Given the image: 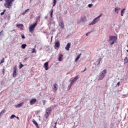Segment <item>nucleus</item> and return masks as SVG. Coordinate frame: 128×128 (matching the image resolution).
<instances>
[{"mask_svg":"<svg viewBox=\"0 0 128 128\" xmlns=\"http://www.w3.org/2000/svg\"><path fill=\"white\" fill-rule=\"evenodd\" d=\"M6 2L4 4V6L7 8H10V6H12V2H14V0H5Z\"/></svg>","mask_w":128,"mask_h":128,"instance_id":"1","label":"nucleus"},{"mask_svg":"<svg viewBox=\"0 0 128 128\" xmlns=\"http://www.w3.org/2000/svg\"><path fill=\"white\" fill-rule=\"evenodd\" d=\"M116 40V36H110L109 37V43L110 44V46H112L114 44V42Z\"/></svg>","mask_w":128,"mask_h":128,"instance_id":"2","label":"nucleus"},{"mask_svg":"<svg viewBox=\"0 0 128 128\" xmlns=\"http://www.w3.org/2000/svg\"><path fill=\"white\" fill-rule=\"evenodd\" d=\"M106 70H104L101 72L98 80H104V78L106 76Z\"/></svg>","mask_w":128,"mask_h":128,"instance_id":"3","label":"nucleus"},{"mask_svg":"<svg viewBox=\"0 0 128 128\" xmlns=\"http://www.w3.org/2000/svg\"><path fill=\"white\" fill-rule=\"evenodd\" d=\"M100 16H102V15H100L98 16L97 18H95L92 20V22H91L90 25L92 26V24H96V22H98L100 20Z\"/></svg>","mask_w":128,"mask_h":128,"instance_id":"4","label":"nucleus"},{"mask_svg":"<svg viewBox=\"0 0 128 128\" xmlns=\"http://www.w3.org/2000/svg\"><path fill=\"white\" fill-rule=\"evenodd\" d=\"M38 22H36L34 24L30 25L29 28V30L30 32H34V28H36V26Z\"/></svg>","mask_w":128,"mask_h":128,"instance_id":"5","label":"nucleus"},{"mask_svg":"<svg viewBox=\"0 0 128 128\" xmlns=\"http://www.w3.org/2000/svg\"><path fill=\"white\" fill-rule=\"evenodd\" d=\"M78 76H77L72 79H71L70 80V84H74V82H76L78 80Z\"/></svg>","mask_w":128,"mask_h":128,"instance_id":"6","label":"nucleus"},{"mask_svg":"<svg viewBox=\"0 0 128 128\" xmlns=\"http://www.w3.org/2000/svg\"><path fill=\"white\" fill-rule=\"evenodd\" d=\"M59 26L62 28H64V21H62V20H61L59 22Z\"/></svg>","mask_w":128,"mask_h":128,"instance_id":"7","label":"nucleus"},{"mask_svg":"<svg viewBox=\"0 0 128 128\" xmlns=\"http://www.w3.org/2000/svg\"><path fill=\"white\" fill-rule=\"evenodd\" d=\"M14 72H13V78L16 77V66H14Z\"/></svg>","mask_w":128,"mask_h":128,"instance_id":"8","label":"nucleus"},{"mask_svg":"<svg viewBox=\"0 0 128 128\" xmlns=\"http://www.w3.org/2000/svg\"><path fill=\"white\" fill-rule=\"evenodd\" d=\"M36 102V99L34 98L32 99L30 102V104L31 106H32V104H34Z\"/></svg>","mask_w":128,"mask_h":128,"instance_id":"9","label":"nucleus"},{"mask_svg":"<svg viewBox=\"0 0 128 128\" xmlns=\"http://www.w3.org/2000/svg\"><path fill=\"white\" fill-rule=\"evenodd\" d=\"M54 44L56 48H60V41H58V40H56Z\"/></svg>","mask_w":128,"mask_h":128,"instance_id":"10","label":"nucleus"},{"mask_svg":"<svg viewBox=\"0 0 128 128\" xmlns=\"http://www.w3.org/2000/svg\"><path fill=\"white\" fill-rule=\"evenodd\" d=\"M62 58H64V55L62 54H58V60L59 62H62Z\"/></svg>","mask_w":128,"mask_h":128,"instance_id":"11","label":"nucleus"},{"mask_svg":"<svg viewBox=\"0 0 128 128\" xmlns=\"http://www.w3.org/2000/svg\"><path fill=\"white\" fill-rule=\"evenodd\" d=\"M44 68H45L46 70H48V62H46L44 64Z\"/></svg>","mask_w":128,"mask_h":128,"instance_id":"12","label":"nucleus"},{"mask_svg":"<svg viewBox=\"0 0 128 128\" xmlns=\"http://www.w3.org/2000/svg\"><path fill=\"white\" fill-rule=\"evenodd\" d=\"M81 20L83 22H86V16H82Z\"/></svg>","mask_w":128,"mask_h":128,"instance_id":"13","label":"nucleus"},{"mask_svg":"<svg viewBox=\"0 0 128 128\" xmlns=\"http://www.w3.org/2000/svg\"><path fill=\"white\" fill-rule=\"evenodd\" d=\"M70 48V43L68 42L65 48L66 50H69Z\"/></svg>","mask_w":128,"mask_h":128,"instance_id":"14","label":"nucleus"},{"mask_svg":"<svg viewBox=\"0 0 128 128\" xmlns=\"http://www.w3.org/2000/svg\"><path fill=\"white\" fill-rule=\"evenodd\" d=\"M52 112V108L48 107L46 110V112H48V114H50V112Z\"/></svg>","mask_w":128,"mask_h":128,"instance_id":"15","label":"nucleus"},{"mask_svg":"<svg viewBox=\"0 0 128 128\" xmlns=\"http://www.w3.org/2000/svg\"><path fill=\"white\" fill-rule=\"evenodd\" d=\"M54 88H53V90H54V92H56L57 90H58V84H54Z\"/></svg>","mask_w":128,"mask_h":128,"instance_id":"16","label":"nucleus"},{"mask_svg":"<svg viewBox=\"0 0 128 128\" xmlns=\"http://www.w3.org/2000/svg\"><path fill=\"white\" fill-rule=\"evenodd\" d=\"M32 122L33 124H35L37 128H40V126H38V122H36V120H34V119H33Z\"/></svg>","mask_w":128,"mask_h":128,"instance_id":"17","label":"nucleus"},{"mask_svg":"<svg viewBox=\"0 0 128 128\" xmlns=\"http://www.w3.org/2000/svg\"><path fill=\"white\" fill-rule=\"evenodd\" d=\"M22 106H24V102H22V103H20L17 105H16L15 106L16 108H22Z\"/></svg>","mask_w":128,"mask_h":128,"instance_id":"18","label":"nucleus"},{"mask_svg":"<svg viewBox=\"0 0 128 128\" xmlns=\"http://www.w3.org/2000/svg\"><path fill=\"white\" fill-rule=\"evenodd\" d=\"M16 26L19 28L20 30H22V28H24V24H17Z\"/></svg>","mask_w":128,"mask_h":128,"instance_id":"19","label":"nucleus"},{"mask_svg":"<svg viewBox=\"0 0 128 128\" xmlns=\"http://www.w3.org/2000/svg\"><path fill=\"white\" fill-rule=\"evenodd\" d=\"M100 60H102V58H99L96 62V64L97 66H100Z\"/></svg>","mask_w":128,"mask_h":128,"instance_id":"20","label":"nucleus"},{"mask_svg":"<svg viewBox=\"0 0 128 128\" xmlns=\"http://www.w3.org/2000/svg\"><path fill=\"white\" fill-rule=\"evenodd\" d=\"M120 8H114V12H115L116 13V14H118V12H120Z\"/></svg>","mask_w":128,"mask_h":128,"instance_id":"21","label":"nucleus"},{"mask_svg":"<svg viewBox=\"0 0 128 128\" xmlns=\"http://www.w3.org/2000/svg\"><path fill=\"white\" fill-rule=\"evenodd\" d=\"M82 55V54H79L78 56L75 59V62H78V60H80V56Z\"/></svg>","mask_w":128,"mask_h":128,"instance_id":"22","label":"nucleus"},{"mask_svg":"<svg viewBox=\"0 0 128 128\" xmlns=\"http://www.w3.org/2000/svg\"><path fill=\"white\" fill-rule=\"evenodd\" d=\"M48 116H50V114L48 112H46L45 118H46V120H48Z\"/></svg>","mask_w":128,"mask_h":128,"instance_id":"23","label":"nucleus"},{"mask_svg":"<svg viewBox=\"0 0 128 128\" xmlns=\"http://www.w3.org/2000/svg\"><path fill=\"white\" fill-rule=\"evenodd\" d=\"M128 59L127 57H126L124 60V64H128Z\"/></svg>","mask_w":128,"mask_h":128,"instance_id":"24","label":"nucleus"},{"mask_svg":"<svg viewBox=\"0 0 128 128\" xmlns=\"http://www.w3.org/2000/svg\"><path fill=\"white\" fill-rule=\"evenodd\" d=\"M54 12V9H52L50 12V18H52V14Z\"/></svg>","mask_w":128,"mask_h":128,"instance_id":"25","label":"nucleus"},{"mask_svg":"<svg viewBox=\"0 0 128 128\" xmlns=\"http://www.w3.org/2000/svg\"><path fill=\"white\" fill-rule=\"evenodd\" d=\"M126 9H123L122 11H121V16H124V10Z\"/></svg>","mask_w":128,"mask_h":128,"instance_id":"26","label":"nucleus"},{"mask_svg":"<svg viewBox=\"0 0 128 128\" xmlns=\"http://www.w3.org/2000/svg\"><path fill=\"white\" fill-rule=\"evenodd\" d=\"M56 0H53V7L56 6Z\"/></svg>","mask_w":128,"mask_h":128,"instance_id":"27","label":"nucleus"},{"mask_svg":"<svg viewBox=\"0 0 128 128\" xmlns=\"http://www.w3.org/2000/svg\"><path fill=\"white\" fill-rule=\"evenodd\" d=\"M6 9H4L3 10V12L0 13V16H4V13L6 12Z\"/></svg>","mask_w":128,"mask_h":128,"instance_id":"28","label":"nucleus"},{"mask_svg":"<svg viewBox=\"0 0 128 128\" xmlns=\"http://www.w3.org/2000/svg\"><path fill=\"white\" fill-rule=\"evenodd\" d=\"M26 46V44H22V48H25Z\"/></svg>","mask_w":128,"mask_h":128,"instance_id":"29","label":"nucleus"},{"mask_svg":"<svg viewBox=\"0 0 128 128\" xmlns=\"http://www.w3.org/2000/svg\"><path fill=\"white\" fill-rule=\"evenodd\" d=\"M24 66V64H22V62H20V66H19V68L20 70Z\"/></svg>","mask_w":128,"mask_h":128,"instance_id":"30","label":"nucleus"},{"mask_svg":"<svg viewBox=\"0 0 128 128\" xmlns=\"http://www.w3.org/2000/svg\"><path fill=\"white\" fill-rule=\"evenodd\" d=\"M34 52H36V48H33L32 51V54H34Z\"/></svg>","mask_w":128,"mask_h":128,"instance_id":"31","label":"nucleus"},{"mask_svg":"<svg viewBox=\"0 0 128 128\" xmlns=\"http://www.w3.org/2000/svg\"><path fill=\"white\" fill-rule=\"evenodd\" d=\"M16 118V116L14 114H12L10 116V118L12 119V118Z\"/></svg>","mask_w":128,"mask_h":128,"instance_id":"32","label":"nucleus"},{"mask_svg":"<svg viewBox=\"0 0 128 128\" xmlns=\"http://www.w3.org/2000/svg\"><path fill=\"white\" fill-rule=\"evenodd\" d=\"M72 84L70 83V84L68 86V89L70 90V88H72Z\"/></svg>","mask_w":128,"mask_h":128,"instance_id":"33","label":"nucleus"},{"mask_svg":"<svg viewBox=\"0 0 128 128\" xmlns=\"http://www.w3.org/2000/svg\"><path fill=\"white\" fill-rule=\"evenodd\" d=\"M3 62H4V58H2V60H1L0 62V64H2Z\"/></svg>","mask_w":128,"mask_h":128,"instance_id":"34","label":"nucleus"},{"mask_svg":"<svg viewBox=\"0 0 128 128\" xmlns=\"http://www.w3.org/2000/svg\"><path fill=\"white\" fill-rule=\"evenodd\" d=\"M4 112H6V110H3L0 113L2 114H4Z\"/></svg>","mask_w":128,"mask_h":128,"instance_id":"35","label":"nucleus"},{"mask_svg":"<svg viewBox=\"0 0 128 128\" xmlns=\"http://www.w3.org/2000/svg\"><path fill=\"white\" fill-rule=\"evenodd\" d=\"M88 8H92V4H89L88 5Z\"/></svg>","mask_w":128,"mask_h":128,"instance_id":"36","label":"nucleus"},{"mask_svg":"<svg viewBox=\"0 0 128 128\" xmlns=\"http://www.w3.org/2000/svg\"><path fill=\"white\" fill-rule=\"evenodd\" d=\"M0 32H2L0 33V36H4V30H2Z\"/></svg>","mask_w":128,"mask_h":128,"instance_id":"37","label":"nucleus"},{"mask_svg":"<svg viewBox=\"0 0 128 128\" xmlns=\"http://www.w3.org/2000/svg\"><path fill=\"white\" fill-rule=\"evenodd\" d=\"M42 104H43V105H44V106L46 105V100H42Z\"/></svg>","mask_w":128,"mask_h":128,"instance_id":"38","label":"nucleus"},{"mask_svg":"<svg viewBox=\"0 0 128 128\" xmlns=\"http://www.w3.org/2000/svg\"><path fill=\"white\" fill-rule=\"evenodd\" d=\"M126 98V94H123L122 95V98Z\"/></svg>","mask_w":128,"mask_h":128,"instance_id":"39","label":"nucleus"},{"mask_svg":"<svg viewBox=\"0 0 128 128\" xmlns=\"http://www.w3.org/2000/svg\"><path fill=\"white\" fill-rule=\"evenodd\" d=\"M21 38H24V39L26 38V37L24 36V35H22Z\"/></svg>","mask_w":128,"mask_h":128,"instance_id":"40","label":"nucleus"},{"mask_svg":"<svg viewBox=\"0 0 128 128\" xmlns=\"http://www.w3.org/2000/svg\"><path fill=\"white\" fill-rule=\"evenodd\" d=\"M86 68H85L84 70H83V71H82V72H86Z\"/></svg>","mask_w":128,"mask_h":128,"instance_id":"41","label":"nucleus"},{"mask_svg":"<svg viewBox=\"0 0 128 128\" xmlns=\"http://www.w3.org/2000/svg\"><path fill=\"white\" fill-rule=\"evenodd\" d=\"M28 57H26V58H24V62H26V60H28Z\"/></svg>","mask_w":128,"mask_h":128,"instance_id":"42","label":"nucleus"},{"mask_svg":"<svg viewBox=\"0 0 128 128\" xmlns=\"http://www.w3.org/2000/svg\"><path fill=\"white\" fill-rule=\"evenodd\" d=\"M28 10H30V9H27V10H26L24 11V12L26 13V12H28Z\"/></svg>","mask_w":128,"mask_h":128,"instance_id":"43","label":"nucleus"},{"mask_svg":"<svg viewBox=\"0 0 128 128\" xmlns=\"http://www.w3.org/2000/svg\"><path fill=\"white\" fill-rule=\"evenodd\" d=\"M4 70H5L4 69H3V70H2V74H4Z\"/></svg>","mask_w":128,"mask_h":128,"instance_id":"44","label":"nucleus"},{"mask_svg":"<svg viewBox=\"0 0 128 128\" xmlns=\"http://www.w3.org/2000/svg\"><path fill=\"white\" fill-rule=\"evenodd\" d=\"M10 32H16V30H10Z\"/></svg>","mask_w":128,"mask_h":128,"instance_id":"45","label":"nucleus"},{"mask_svg":"<svg viewBox=\"0 0 128 128\" xmlns=\"http://www.w3.org/2000/svg\"><path fill=\"white\" fill-rule=\"evenodd\" d=\"M90 34V32L86 33V36H88V34Z\"/></svg>","mask_w":128,"mask_h":128,"instance_id":"46","label":"nucleus"},{"mask_svg":"<svg viewBox=\"0 0 128 128\" xmlns=\"http://www.w3.org/2000/svg\"><path fill=\"white\" fill-rule=\"evenodd\" d=\"M26 14V13L25 12H22V14H23V15Z\"/></svg>","mask_w":128,"mask_h":128,"instance_id":"47","label":"nucleus"},{"mask_svg":"<svg viewBox=\"0 0 128 128\" xmlns=\"http://www.w3.org/2000/svg\"><path fill=\"white\" fill-rule=\"evenodd\" d=\"M117 86H120V82H118Z\"/></svg>","mask_w":128,"mask_h":128,"instance_id":"48","label":"nucleus"},{"mask_svg":"<svg viewBox=\"0 0 128 128\" xmlns=\"http://www.w3.org/2000/svg\"><path fill=\"white\" fill-rule=\"evenodd\" d=\"M45 18H48V16H46Z\"/></svg>","mask_w":128,"mask_h":128,"instance_id":"49","label":"nucleus"},{"mask_svg":"<svg viewBox=\"0 0 128 128\" xmlns=\"http://www.w3.org/2000/svg\"><path fill=\"white\" fill-rule=\"evenodd\" d=\"M2 116V114L0 112V116Z\"/></svg>","mask_w":128,"mask_h":128,"instance_id":"50","label":"nucleus"},{"mask_svg":"<svg viewBox=\"0 0 128 128\" xmlns=\"http://www.w3.org/2000/svg\"><path fill=\"white\" fill-rule=\"evenodd\" d=\"M96 0H92V2H96Z\"/></svg>","mask_w":128,"mask_h":128,"instance_id":"51","label":"nucleus"},{"mask_svg":"<svg viewBox=\"0 0 128 128\" xmlns=\"http://www.w3.org/2000/svg\"><path fill=\"white\" fill-rule=\"evenodd\" d=\"M52 40V36L51 37V40Z\"/></svg>","mask_w":128,"mask_h":128,"instance_id":"52","label":"nucleus"},{"mask_svg":"<svg viewBox=\"0 0 128 128\" xmlns=\"http://www.w3.org/2000/svg\"><path fill=\"white\" fill-rule=\"evenodd\" d=\"M16 118H18V117H16Z\"/></svg>","mask_w":128,"mask_h":128,"instance_id":"53","label":"nucleus"},{"mask_svg":"<svg viewBox=\"0 0 128 128\" xmlns=\"http://www.w3.org/2000/svg\"><path fill=\"white\" fill-rule=\"evenodd\" d=\"M3 0H0V2H2Z\"/></svg>","mask_w":128,"mask_h":128,"instance_id":"54","label":"nucleus"},{"mask_svg":"<svg viewBox=\"0 0 128 128\" xmlns=\"http://www.w3.org/2000/svg\"><path fill=\"white\" fill-rule=\"evenodd\" d=\"M126 52H128V50H126Z\"/></svg>","mask_w":128,"mask_h":128,"instance_id":"55","label":"nucleus"},{"mask_svg":"<svg viewBox=\"0 0 128 128\" xmlns=\"http://www.w3.org/2000/svg\"><path fill=\"white\" fill-rule=\"evenodd\" d=\"M38 18H40V16L38 17Z\"/></svg>","mask_w":128,"mask_h":128,"instance_id":"56","label":"nucleus"},{"mask_svg":"<svg viewBox=\"0 0 128 128\" xmlns=\"http://www.w3.org/2000/svg\"><path fill=\"white\" fill-rule=\"evenodd\" d=\"M0 34H2V32H0Z\"/></svg>","mask_w":128,"mask_h":128,"instance_id":"57","label":"nucleus"},{"mask_svg":"<svg viewBox=\"0 0 128 128\" xmlns=\"http://www.w3.org/2000/svg\"><path fill=\"white\" fill-rule=\"evenodd\" d=\"M128 48V45L127 46Z\"/></svg>","mask_w":128,"mask_h":128,"instance_id":"58","label":"nucleus"}]
</instances>
